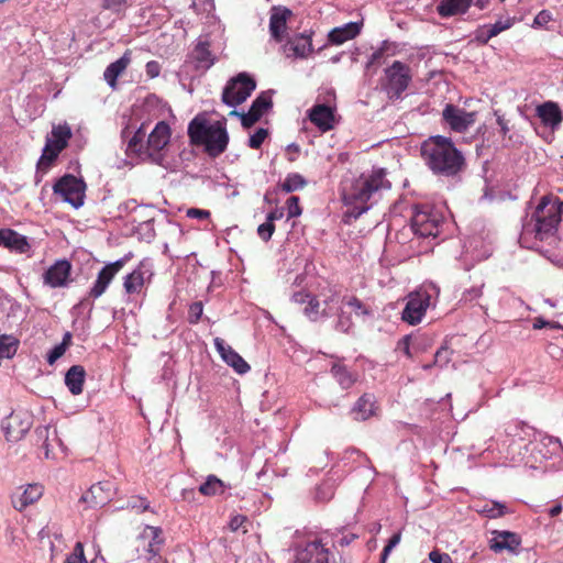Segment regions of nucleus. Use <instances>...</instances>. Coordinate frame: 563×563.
Here are the masks:
<instances>
[{
	"instance_id": "f257e3e1",
	"label": "nucleus",
	"mask_w": 563,
	"mask_h": 563,
	"mask_svg": "<svg viewBox=\"0 0 563 563\" xmlns=\"http://www.w3.org/2000/svg\"><path fill=\"white\" fill-rule=\"evenodd\" d=\"M390 187L391 183L387 179L384 168L362 173L350 187L343 190V201L350 207L347 213L355 219L358 218L369 209V200L375 199L382 191L388 190Z\"/></svg>"
},
{
	"instance_id": "f03ea898",
	"label": "nucleus",
	"mask_w": 563,
	"mask_h": 563,
	"mask_svg": "<svg viewBox=\"0 0 563 563\" xmlns=\"http://www.w3.org/2000/svg\"><path fill=\"white\" fill-rule=\"evenodd\" d=\"M421 156L430 170L438 176L454 177L465 167V158L451 139L435 135L421 144Z\"/></svg>"
},
{
	"instance_id": "7ed1b4c3",
	"label": "nucleus",
	"mask_w": 563,
	"mask_h": 563,
	"mask_svg": "<svg viewBox=\"0 0 563 563\" xmlns=\"http://www.w3.org/2000/svg\"><path fill=\"white\" fill-rule=\"evenodd\" d=\"M190 144L203 146L206 154L217 158L229 145V133L225 120L210 122L205 113L197 114L187 129Z\"/></svg>"
},
{
	"instance_id": "20e7f679",
	"label": "nucleus",
	"mask_w": 563,
	"mask_h": 563,
	"mask_svg": "<svg viewBox=\"0 0 563 563\" xmlns=\"http://www.w3.org/2000/svg\"><path fill=\"white\" fill-rule=\"evenodd\" d=\"M165 534L162 528L144 526L136 536L132 547L125 553V562L132 563H167L162 556L165 544Z\"/></svg>"
},
{
	"instance_id": "39448f33",
	"label": "nucleus",
	"mask_w": 563,
	"mask_h": 563,
	"mask_svg": "<svg viewBox=\"0 0 563 563\" xmlns=\"http://www.w3.org/2000/svg\"><path fill=\"white\" fill-rule=\"evenodd\" d=\"M563 202L552 196H543L537 206L532 219L536 221L534 233L540 241L555 234L561 222Z\"/></svg>"
},
{
	"instance_id": "423d86ee",
	"label": "nucleus",
	"mask_w": 563,
	"mask_h": 563,
	"mask_svg": "<svg viewBox=\"0 0 563 563\" xmlns=\"http://www.w3.org/2000/svg\"><path fill=\"white\" fill-rule=\"evenodd\" d=\"M73 131L68 123L54 124L49 134L46 135L45 146L37 162V169L46 173L59 154L68 146Z\"/></svg>"
},
{
	"instance_id": "0eeeda50",
	"label": "nucleus",
	"mask_w": 563,
	"mask_h": 563,
	"mask_svg": "<svg viewBox=\"0 0 563 563\" xmlns=\"http://www.w3.org/2000/svg\"><path fill=\"white\" fill-rule=\"evenodd\" d=\"M411 79L410 67L400 60H395L385 69L380 86L387 98L396 101L402 98V93L407 90Z\"/></svg>"
},
{
	"instance_id": "6e6552de",
	"label": "nucleus",
	"mask_w": 563,
	"mask_h": 563,
	"mask_svg": "<svg viewBox=\"0 0 563 563\" xmlns=\"http://www.w3.org/2000/svg\"><path fill=\"white\" fill-rule=\"evenodd\" d=\"M86 189V183L71 174H65L53 185V194L76 209L84 205Z\"/></svg>"
},
{
	"instance_id": "1a4fd4ad",
	"label": "nucleus",
	"mask_w": 563,
	"mask_h": 563,
	"mask_svg": "<svg viewBox=\"0 0 563 563\" xmlns=\"http://www.w3.org/2000/svg\"><path fill=\"white\" fill-rule=\"evenodd\" d=\"M256 88V81L246 73H240L231 78L222 92V101L235 107L244 102Z\"/></svg>"
},
{
	"instance_id": "9d476101",
	"label": "nucleus",
	"mask_w": 563,
	"mask_h": 563,
	"mask_svg": "<svg viewBox=\"0 0 563 563\" xmlns=\"http://www.w3.org/2000/svg\"><path fill=\"white\" fill-rule=\"evenodd\" d=\"M441 223V216L427 206L416 208L411 217V229L421 238L438 236Z\"/></svg>"
},
{
	"instance_id": "9b49d317",
	"label": "nucleus",
	"mask_w": 563,
	"mask_h": 563,
	"mask_svg": "<svg viewBox=\"0 0 563 563\" xmlns=\"http://www.w3.org/2000/svg\"><path fill=\"white\" fill-rule=\"evenodd\" d=\"M430 301L431 295L424 289L411 292L402 310L401 319L411 325L418 324L426 314Z\"/></svg>"
},
{
	"instance_id": "f8f14e48",
	"label": "nucleus",
	"mask_w": 563,
	"mask_h": 563,
	"mask_svg": "<svg viewBox=\"0 0 563 563\" xmlns=\"http://www.w3.org/2000/svg\"><path fill=\"white\" fill-rule=\"evenodd\" d=\"M170 135V128L165 121L157 122L153 131L148 134L145 154L153 162L159 163L162 161L161 152L168 145Z\"/></svg>"
},
{
	"instance_id": "ddd939ff",
	"label": "nucleus",
	"mask_w": 563,
	"mask_h": 563,
	"mask_svg": "<svg viewBox=\"0 0 563 563\" xmlns=\"http://www.w3.org/2000/svg\"><path fill=\"white\" fill-rule=\"evenodd\" d=\"M310 122L322 133L329 132L339 123L335 107L317 103L308 110Z\"/></svg>"
},
{
	"instance_id": "4468645a",
	"label": "nucleus",
	"mask_w": 563,
	"mask_h": 563,
	"mask_svg": "<svg viewBox=\"0 0 563 563\" xmlns=\"http://www.w3.org/2000/svg\"><path fill=\"white\" fill-rule=\"evenodd\" d=\"M125 258H120L113 263L107 264L98 273L97 279L89 291V296L93 299L102 296L115 275L124 267Z\"/></svg>"
},
{
	"instance_id": "2eb2a0df",
	"label": "nucleus",
	"mask_w": 563,
	"mask_h": 563,
	"mask_svg": "<svg viewBox=\"0 0 563 563\" xmlns=\"http://www.w3.org/2000/svg\"><path fill=\"white\" fill-rule=\"evenodd\" d=\"M442 115L455 132H464L475 122L474 112H467L450 103L445 106Z\"/></svg>"
},
{
	"instance_id": "dca6fc26",
	"label": "nucleus",
	"mask_w": 563,
	"mask_h": 563,
	"mask_svg": "<svg viewBox=\"0 0 563 563\" xmlns=\"http://www.w3.org/2000/svg\"><path fill=\"white\" fill-rule=\"evenodd\" d=\"M294 563H329V550L320 541L308 542L297 550Z\"/></svg>"
},
{
	"instance_id": "f3484780",
	"label": "nucleus",
	"mask_w": 563,
	"mask_h": 563,
	"mask_svg": "<svg viewBox=\"0 0 563 563\" xmlns=\"http://www.w3.org/2000/svg\"><path fill=\"white\" fill-rule=\"evenodd\" d=\"M213 343L221 358L236 373L245 374L250 371V365L236 351L232 349V346L227 344L223 339L216 338Z\"/></svg>"
},
{
	"instance_id": "a211bd4d",
	"label": "nucleus",
	"mask_w": 563,
	"mask_h": 563,
	"mask_svg": "<svg viewBox=\"0 0 563 563\" xmlns=\"http://www.w3.org/2000/svg\"><path fill=\"white\" fill-rule=\"evenodd\" d=\"M71 264L66 260L57 261L43 275L44 284L52 288L64 287L68 284Z\"/></svg>"
},
{
	"instance_id": "6ab92c4d",
	"label": "nucleus",
	"mask_w": 563,
	"mask_h": 563,
	"mask_svg": "<svg viewBox=\"0 0 563 563\" xmlns=\"http://www.w3.org/2000/svg\"><path fill=\"white\" fill-rule=\"evenodd\" d=\"M283 49L286 57L307 58L313 52L311 36L297 34L286 42Z\"/></svg>"
},
{
	"instance_id": "aec40b11",
	"label": "nucleus",
	"mask_w": 563,
	"mask_h": 563,
	"mask_svg": "<svg viewBox=\"0 0 563 563\" xmlns=\"http://www.w3.org/2000/svg\"><path fill=\"white\" fill-rule=\"evenodd\" d=\"M44 493V488L40 484H29L22 489L20 487L11 497L12 506L18 511H23L30 505L36 503Z\"/></svg>"
},
{
	"instance_id": "412c9836",
	"label": "nucleus",
	"mask_w": 563,
	"mask_h": 563,
	"mask_svg": "<svg viewBox=\"0 0 563 563\" xmlns=\"http://www.w3.org/2000/svg\"><path fill=\"white\" fill-rule=\"evenodd\" d=\"M111 484L99 482L93 484L80 498L89 507H103L111 500Z\"/></svg>"
},
{
	"instance_id": "4be33fe9",
	"label": "nucleus",
	"mask_w": 563,
	"mask_h": 563,
	"mask_svg": "<svg viewBox=\"0 0 563 563\" xmlns=\"http://www.w3.org/2000/svg\"><path fill=\"white\" fill-rule=\"evenodd\" d=\"M32 420L30 416H20L12 413L7 418L3 429L9 441H18L31 429Z\"/></svg>"
},
{
	"instance_id": "5701e85b",
	"label": "nucleus",
	"mask_w": 563,
	"mask_h": 563,
	"mask_svg": "<svg viewBox=\"0 0 563 563\" xmlns=\"http://www.w3.org/2000/svg\"><path fill=\"white\" fill-rule=\"evenodd\" d=\"M1 246L19 254H25L31 249L27 238L12 229H0V247Z\"/></svg>"
},
{
	"instance_id": "b1692460",
	"label": "nucleus",
	"mask_w": 563,
	"mask_h": 563,
	"mask_svg": "<svg viewBox=\"0 0 563 563\" xmlns=\"http://www.w3.org/2000/svg\"><path fill=\"white\" fill-rule=\"evenodd\" d=\"M292 12L287 8H275L269 18V32L274 40L282 42L287 30V20Z\"/></svg>"
},
{
	"instance_id": "393cba45",
	"label": "nucleus",
	"mask_w": 563,
	"mask_h": 563,
	"mask_svg": "<svg viewBox=\"0 0 563 563\" xmlns=\"http://www.w3.org/2000/svg\"><path fill=\"white\" fill-rule=\"evenodd\" d=\"M131 60H132V52L130 49H126L119 59L111 63L106 68L104 73H103V78L112 89L117 88L118 78L125 71V69L131 64Z\"/></svg>"
},
{
	"instance_id": "a878e982",
	"label": "nucleus",
	"mask_w": 563,
	"mask_h": 563,
	"mask_svg": "<svg viewBox=\"0 0 563 563\" xmlns=\"http://www.w3.org/2000/svg\"><path fill=\"white\" fill-rule=\"evenodd\" d=\"M494 537L490 540V549L495 552L508 550L515 552L521 543V538L510 531H494Z\"/></svg>"
},
{
	"instance_id": "bb28decb",
	"label": "nucleus",
	"mask_w": 563,
	"mask_h": 563,
	"mask_svg": "<svg viewBox=\"0 0 563 563\" xmlns=\"http://www.w3.org/2000/svg\"><path fill=\"white\" fill-rule=\"evenodd\" d=\"M37 443L44 450L45 459H54V448L56 445H60V442L57 438L56 429H51V427L44 426L38 427L36 429Z\"/></svg>"
},
{
	"instance_id": "cd10ccee",
	"label": "nucleus",
	"mask_w": 563,
	"mask_h": 563,
	"mask_svg": "<svg viewBox=\"0 0 563 563\" xmlns=\"http://www.w3.org/2000/svg\"><path fill=\"white\" fill-rule=\"evenodd\" d=\"M537 114L542 123L552 129L558 128L563 121V114L558 103L547 101L537 108Z\"/></svg>"
},
{
	"instance_id": "c85d7f7f",
	"label": "nucleus",
	"mask_w": 563,
	"mask_h": 563,
	"mask_svg": "<svg viewBox=\"0 0 563 563\" xmlns=\"http://www.w3.org/2000/svg\"><path fill=\"white\" fill-rule=\"evenodd\" d=\"M472 4L473 0H441L437 12L441 18H451L466 13Z\"/></svg>"
},
{
	"instance_id": "c756f323",
	"label": "nucleus",
	"mask_w": 563,
	"mask_h": 563,
	"mask_svg": "<svg viewBox=\"0 0 563 563\" xmlns=\"http://www.w3.org/2000/svg\"><path fill=\"white\" fill-rule=\"evenodd\" d=\"M361 25L356 22L346 23L343 26L334 27L330 31L328 38L331 44L341 45L358 35Z\"/></svg>"
},
{
	"instance_id": "7c9ffc66",
	"label": "nucleus",
	"mask_w": 563,
	"mask_h": 563,
	"mask_svg": "<svg viewBox=\"0 0 563 563\" xmlns=\"http://www.w3.org/2000/svg\"><path fill=\"white\" fill-rule=\"evenodd\" d=\"M145 285V272L143 264H140L133 272L124 277L123 288L128 295H139Z\"/></svg>"
},
{
	"instance_id": "2f4dec72",
	"label": "nucleus",
	"mask_w": 563,
	"mask_h": 563,
	"mask_svg": "<svg viewBox=\"0 0 563 563\" xmlns=\"http://www.w3.org/2000/svg\"><path fill=\"white\" fill-rule=\"evenodd\" d=\"M377 407L375 406V397L372 394H364L356 401L353 413L355 420H367L375 415Z\"/></svg>"
},
{
	"instance_id": "473e14b6",
	"label": "nucleus",
	"mask_w": 563,
	"mask_h": 563,
	"mask_svg": "<svg viewBox=\"0 0 563 563\" xmlns=\"http://www.w3.org/2000/svg\"><path fill=\"white\" fill-rule=\"evenodd\" d=\"M85 376V368L80 365H74L67 371L65 375V384L73 395H79L82 393Z\"/></svg>"
},
{
	"instance_id": "72a5a7b5",
	"label": "nucleus",
	"mask_w": 563,
	"mask_h": 563,
	"mask_svg": "<svg viewBox=\"0 0 563 563\" xmlns=\"http://www.w3.org/2000/svg\"><path fill=\"white\" fill-rule=\"evenodd\" d=\"M192 57L197 63V68L208 69L214 64L208 42H199L192 51Z\"/></svg>"
},
{
	"instance_id": "f704fd0d",
	"label": "nucleus",
	"mask_w": 563,
	"mask_h": 563,
	"mask_svg": "<svg viewBox=\"0 0 563 563\" xmlns=\"http://www.w3.org/2000/svg\"><path fill=\"white\" fill-rule=\"evenodd\" d=\"M146 124L142 123L141 126L134 132L133 136L129 140L126 152L129 154L142 155L145 154L146 142Z\"/></svg>"
},
{
	"instance_id": "c9c22d12",
	"label": "nucleus",
	"mask_w": 563,
	"mask_h": 563,
	"mask_svg": "<svg viewBox=\"0 0 563 563\" xmlns=\"http://www.w3.org/2000/svg\"><path fill=\"white\" fill-rule=\"evenodd\" d=\"M307 184L308 181L306 178L299 173H289L285 180L277 185V188L285 194H290L303 189Z\"/></svg>"
},
{
	"instance_id": "e433bc0d",
	"label": "nucleus",
	"mask_w": 563,
	"mask_h": 563,
	"mask_svg": "<svg viewBox=\"0 0 563 563\" xmlns=\"http://www.w3.org/2000/svg\"><path fill=\"white\" fill-rule=\"evenodd\" d=\"M331 372L344 389L350 388L355 383V377L343 365L334 364Z\"/></svg>"
},
{
	"instance_id": "4c0bfd02",
	"label": "nucleus",
	"mask_w": 563,
	"mask_h": 563,
	"mask_svg": "<svg viewBox=\"0 0 563 563\" xmlns=\"http://www.w3.org/2000/svg\"><path fill=\"white\" fill-rule=\"evenodd\" d=\"M223 483L216 475H209L207 481L200 485L199 492L205 496H214L222 493Z\"/></svg>"
},
{
	"instance_id": "58836bf2",
	"label": "nucleus",
	"mask_w": 563,
	"mask_h": 563,
	"mask_svg": "<svg viewBox=\"0 0 563 563\" xmlns=\"http://www.w3.org/2000/svg\"><path fill=\"white\" fill-rule=\"evenodd\" d=\"M529 430L530 428L526 422L515 420L507 424L505 431L508 437L518 438L520 441H523L529 435Z\"/></svg>"
},
{
	"instance_id": "ea45409f",
	"label": "nucleus",
	"mask_w": 563,
	"mask_h": 563,
	"mask_svg": "<svg viewBox=\"0 0 563 563\" xmlns=\"http://www.w3.org/2000/svg\"><path fill=\"white\" fill-rule=\"evenodd\" d=\"M343 303L351 308L356 316H369L372 313L371 308L355 296L344 297Z\"/></svg>"
},
{
	"instance_id": "a19ab883",
	"label": "nucleus",
	"mask_w": 563,
	"mask_h": 563,
	"mask_svg": "<svg viewBox=\"0 0 563 563\" xmlns=\"http://www.w3.org/2000/svg\"><path fill=\"white\" fill-rule=\"evenodd\" d=\"M273 106L272 98L266 92L258 95L251 104L253 110L260 118Z\"/></svg>"
},
{
	"instance_id": "79ce46f5",
	"label": "nucleus",
	"mask_w": 563,
	"mask_h": 563,
	"mask_svg": "<svg viewBox=\"0 0 563 563\" xmlns=\"http://www.w3.org/2000/svg\"><path fill=\"white\" fill-rule=\"evenodd\" d=\"M479 512L484 514L488 518H499V517H503L507 512V508L501 503L488 501L483 505Z\"/></svg>"
},
{
	"instance_id": "37998d69",
	"label": "nucleus",
	"mask_w": 563,
	"mask_h": 563,
	"mask_svg": "<svg viewBox=\"0 0 563 563\" xmlns=\"http://www.w3.org/2000/svg\"><path fill=\"white\" fill-rule=\"evenodd\" d=\"M16 352V341L9 335L0 336V360L11 358Z\"/></svg>"
},
{
	"instance_id": "c03bdc74",
	"label": "nucleus",
	"mask_w": 563,
	"mask_h": 563,
	"mask_svg": "<svg viewBox=\"0 0 563 563\" xmlns=\"http://www.w3.org/2000/svg\"><path fill=\"white\" fill-rule=\"evenodd\" d=\"M324 312V309H320L319 299L311 295L307 305L303 308V313L312 321L318 320Z\"/></svg>"
},
{
	"instance_id": "a18cd8bd",
	"label": "nucleus",
	"mask_w": 563,
	"mask_h": 563,
	"mask_svg": "<svg viewBox=\"0 0 563 563\" xmlns=\"http://www.w3.org/2000/svg\"><path fill=\"white\" fill-rule=\"evenodd\" d=\"M64 563H88L82 542H77L73 548V551L66 556Z\"/></svg>"
},
{
	"instance_id": "49530a36",
	"label": "nucleus",
	"mask_w": 563,
	"mask_h": 563,
	"mask_svg": "<svg viewBox=\"0 0 563 563\" xmlns=\"http://www.w3.org/2000/svg\"><path fill=\"white\" fill-rule=\"evenodd\" d=\"M452 351L446 345H442L434 354L433 365L443 367L449 364L452 356Z\"/></svg>"
},
{
	"instance_id": "de8ad7c7",
	"label": "nucleus",
	"mask_w": 563,
	"mask_h": 563,
	"mask_svg": "<svg viewBox=\"0 0 563 563\" xmlns=\"http://www.w3.org/2000/svg\"><path fill=\"white\" fill-rule=\"evenodd\" d=\"M230 115L241 117V123L243 128L249 129L253 126L261 118L253 111L249 110L247 113H239L236 110H232Z\"/></svg>"
},
{
	"instance_id": "09e8293b",
	"label": "nucleus",
	"mask_w": 563,
	"mask_h": 563,
	"mask_svg": "<svg viewBox=\"0 0 563 563\" xmlns=\"http://www.w3.org/2000/svg\"><path fill=\"white\" fill-rule=\"evenodd\" d=\"M203 312V306L201 301H195L189 306L188 309V322L190 324H197L201 319Z\"/></svg>"
},
{
	"instance_id": "8fccbe9b",
	"label": "nucleus",
	"mask_w": 563,
	"mask_h": 563,
	"mask_svg": "<svg viewBox=\"0 0 563 563\" xmlns=\"http://www.w3.org/2000/svg\"><path fill=\"white\" fill-rule=\"evenodd\" d=\"M249 519L244 515H235L231 518L229 522V529L232 532H236L238 530L242 529L243 533L247 532L246 525L249 523Z\"/></svg>"
},
{
	"instance_id": "3c124183",
	"label": "nucleus",
	"mask_w": 563,
	"mask_h": 563,
	"mask_svg": "<svg viewBox=\"0 0 563 563\" xmlns=\"http://www.w3.org/2000/svg\"><path fill=\"white\" fill-rule=\"evenodd\" d=\"M288 219L297 218L302 213V209L299 203V197L291 196L286 201Z\"/></svg>"
},
{
	"instance_id": "603ef678",
	"label": "nucleus",
	"mask_w": 563,
	"mask_h": 563,
	"mask_svg": "<svg viewBox=\"0 0 563 563\" xmlns=\"http://www.w3.org/2000/svg\"><path fill=\"white\" fill-rule=\"evenodd\" d=\"M267 135L268 131L266 129L260 128L253 135L250 136L249 146L251 148L258 150Z\"/></svg>"
},
{
	"instance_id": "864d4df0",
	"label": "nucleus",
	"mask_w": 563,
	"mask_h": 563,
	"mask_svg": "<svg viewBox=\"0 0 563 563\" xmlns=\"http://www.w3.org/2000/svg\"><path fill=\"white\" fill-rule=\"evenodd\" d=\"M274 232H275V223H272L267 219L264 223L260 224L257 228L258 236L265 242H268L272 239V235Z\"/></svg>"
},
{
	"instance_id": "5fc2aeb1",
	"label": "nucleus",
	"mask_w": 563,
	"mask_h": 563,
	"mask_svg": "<svg viewBox=\"0 0 563 563\" xmlns=\"http://www.w3.org/2000/svg\"><path fill=\"white\" fill-rule=\"evenodd\" d=\"M102 7L115 14H121L126 9V0H103Z\"/></svg>"
},
{
	"instance_id": "6e6d98bb",
	"label": "nucleus",
	"mask_w": 563,
	"mask_h": 563,
	"mask_svg": "<svg viewBox=\"0 0 563 563\" xmlns=\"http://www.w3.org/2000/svg\"><path fill=\"white\" fill-rule=\"evenodd\" d=\"M128 507L136 512H144L150 510V503L143 497H133L128 501Z\"/></svg>"
},
{
	"instance_id": "4d7b16f0",
	"label": "nucleus",
	"mask_w": 563,
	"mask_h": 563,
	"mask_svg": "<svg viewBox=\"0 0 563 563\" xmlns=\"http://www.w3.org/2000/svg\"><path fill=\"white\" fill-rule=\"evenodd\" d=\"M401 540V533L397 532L391 536V538L388 540V543L385 545L382 555H380V563H386V560L391 552V550L400 542Z\"/></svg>"
},
{
	"instance_id": "13d9d810",
	"label": "nucleus",
	"mask_w": 563,
	"mask_h": 563,
	"mask_svg": "<svg viewBox=\"0 0 563 563\" xmlns=\"http://www.w3.org/2000/svg\"><path fill=\"white\" fill-rule=\"evenodd\" d=\"M511 25H512V22H511V20L508 19L506 21H497L494 24L487 25L488 26L487 29L490 30V35L497 36L503 31L508 30Z\"/></svg>"
},
{
	"instance_id": "bf43d9fd",
	"label": "nucleus",
	"mask_w": 563,
	"mask_h": 563,
	"mask_svg": "<svg viewBox=\"0 0 563 563\" xmlns=\"http://www.w3.org/2000/svg\"><path fill=\"white\" fill-rule=\"evenodd\" d=\"M429 559L432 563H453L452 558L444 552L433 550L429 553Z\"/></svg>"
},
{
	"instance_id": "052dcab7",
	"label": "nucleus",
	"mask_w": 563,
	"mask_h": 563,
	"mask_svg": "<svg viewBox=\"0 0 563 563\" xmlns=\"http://www.w3.org/2000/svg\"><path fill=\"white\" fill-rule=\"evenodd\" d=\"M488 26L487 25H484L482 27H479L477 31H476V35H475V38L478 43L485 45L488 43V41L494 37L495 35H490V30L487 29Z\"/></svg>"
},
{
	"instance_id": "680f3d73",
	"label": "nucleus",
	"mask_w": 563,
	"mask_h": 563,
	"mask_svg": "<svg viewBox=\"0 0 563 563\" xmlns=\"http://www.w3.org/2000/svg\"><path fill=\"white\" fill-rule=\"evenodd\" d=\"M65 352L66 350L60 344H57L47 354V363L49 365H53L59 357H62L65 354Z\"/></svg>"
},
{
	"instance_id": "e2e57ef3",
	"label": "nucleus",
	"mask_w": 563,
	"mask_h": 563,
	"mask_svg": "<svg viewBox=\"0 0 563 563\" xmlns=\"http://www.w3.org/2000/svg\"><path fill=\"white\" fill-rule=\"evenodd\" d=\"M145 71L147 77L156 78L161 73V65L156 60H150L146 63Z\"/></svg>"
},
{
	"instance_id": "0e129e2a",
	"label": "nucleus",
	"mask_w": 563,
	"mask_h": 563,
	"mask_svg": "<svg viewBox=\"0 0 563 563\" xmlns=\"http://www.w3.org/2000/svg\"><path fill=\"white\" fill-rule=\"evenodd\" d=\"M187 217L190 219H208L210 217V211L197 208H190L187 210Z\"/></svg>"
},
{
	"instance_id": "69168bd1",
	"label": "nucleus",
	"mask_w": 563,
	"mask_h": 563,
	"mask_svg": "<svg viewBox=\"0 0 563 563\" xmlns=\"http://www.w3.org/2000/svg\"><path fill=\"white\" fill-rule=\"evenodd\" d=\"M552 20V15L548 10L540 11L533 21L534 25L538 26H544L547 23H549Z\"/></svg>"
},
{
	"instance_id": "338daca9",
	"label": "nucleus",
	"mask_w": 563,
	"mask_h": 563,
	"mask_svg": "<svg viewBox=\"0 0 563 563\" xmlns=\"http://www.w3.org/2000/svg\"><path fill=\"white\" fill-rule=\"evenodd\" d=\"M483 295V285L478 287H472L463 295V300L473 301Z\"/></svg>"
},
{
	"instance_id": "774afa93",
	"label": "nucleus",
	"mask_w": 563,
	"mask_h": 563,
	"mask_svg": "<svg viewBox=\"0 0 563 563\" xmlns=\"http://www.w3.org/2000/svg\"><path fill=\"white\" fill-rule=\"evenodd\" d=\"M286 151H287V159H288V162L294 163L295 161H297V157H298L299 152H300L299 145H297L295 143L289 144L287 146Z\"/></svg>"
}]
</instances>
